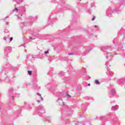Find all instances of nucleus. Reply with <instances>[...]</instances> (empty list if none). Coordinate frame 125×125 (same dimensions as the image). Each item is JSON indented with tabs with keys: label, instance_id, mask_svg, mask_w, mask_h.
Wrapping results in <instances>:
<instances>
[{
	"label": "nucleus",
	"instance_id": "obj_1",
	"mask_svg": "<svg viewBox=\"0 0 125 125\" xmlns=\"http://www.w3.org/2000/svg\"><path fill=\"white\" fill-rule=\"evenodd\" d=\"M100 49L102 51H103L104 54L107 61L105 62V65L106 68L108 69L109 67H111V64L109 61H111L112 60V58H113V54L112 53V49L109 48L107 46H102L100 47Z\"/></svg>",
	"mask_w": 125,
	"mask_h": 125
},
{
	"label": "nucleus",
	"instance_id": "obj_2",
	"mask_svg": "<svg viewBox=\"0 0 125 125\" xmlns=\"http://www.w3.org/2000/svg\"><path fill=\"white\" fill-rule=\"evenodd\" d=\"M112 13H117V14L122 13V10L120 9V7L118 6H116L113 11L110 7H108L106 11V16L108 17H111Z\"/></svg>",
	"mask_w": 125,
	"mask_h": 125
},
{
	"label": "nucleus",
	"instance_id": "obj_3",
	"mask_svg": "<svg viewBox=\"0 0 125 125\" xmlns=\"http://www.w3.org/2000/svg\"><path fill=\"white\" fill-rule=\"evenodd\" d=\"M38 19V16H35L34 18H33L32 16L28 17L26 19V21L25 22H23L20 24V26L21 27H23V26H27L29 25H32V23L34 22V21L35 20H37Z\"/></svg>",
	"mask_w": 125,
	"mask_h": 125
},
{
	"label": "nucleus",
	"instance_id": "obj_4",
	"mask_svg": "<svg viewBox=\"0 0 125 125\" xmlns=\"http://www.w3.org/2000/svg\"><path fill=\"white\" fill-rule=\"evenodd\" d=\"M36 112L39 116L42 117V114H44L45 113L44 107L42 105H40L37 107Z\"/></svg>",
	"mask_w": 125,
	"mask_h": 125
},
{
	"label": "nucleus",
	"instance_id": "obj_5",
	"mask_svg": "<svg viewBox=\"0 0 125 125\" xmlns=\"http://www.w3.org/2000/svg\"><path fill=\"white\" fill-rule=\"evenodd\" d=\"M7 73H8V70H7V69H3V70L0 71V77H5L6 80L8 82L9 81V79H8L7 76H6Z\"/></svg>",
	"mask_w": 125,
	"mask_h": 125
},
{
	"label": "nucleus",
	"instance_id": "obj_6",
	"mask_svg": "<svg viewBox=\"0 0 125 125\" xmlns=\"http://www.w3.org/2000/svg\"><path fill=\"white\" fill-rule=\"evenodd\" d=\"M4 50L5 52V55L6 56H7V54L8 53H11V51H12V50L11 49V47L10 46H6L4 48Z\"/></svg>",
	"mask_w": 125,
	"mask_h": 125
},
{
	"label": "nucleus",
	"instance_id": "obj_7",
	"mask_svg": "<svg viewBox=\"0 0 125 125\" xmlns=\"http://www.w3.org/2000/svg\"><path fill=\"white\" fill-rule=\"evenodd\" d=\"M37 82H38V79H37V75L35 74L33 77L32 83H33L34 86H35V87H37L38 86V85L37 84Z\"/></svg>",
	"mask_w": 125,
	"mask_h": 125
},
{
	"label": "nucleus",
	"instance_id": "obj_8",
	"mask_svg": "<svg viewBox=\"0 0 125 125\" xmlns=\"http://www.w3.org/2000/svg\"><path fill=\"white\" fill-rule=\"evenodd\" d=\"M109 96L110 97H114V95L116 94V90L114 89H112L110 91L108 92Z\"/></svg>",
	"mask_w": 125,
	"mask_h": 125
},
{
	"label": "nucleus",
	"instance_id": "obj_9",
	"mask_svg": "<svg viewBox=\"0 0 125 125\" xmlns=\"http://www.w3.org/2000/svg\"><path fill=\"white\" fill-rule=\"evenodd\" d=\"M119 109V105H115L114 106H112L111 107V111H117V110Z\"/></svg>",
	"mask_w": 125,
	"mask_h": 125
},
{
	"label": "nucleus",
	"instance_id": "obj_10",
	"mask_svg": "<svg viewBox=\"0 0 125 125\" xmlns=\"http://www.w3.org/2000/svg\"><path fill=\"white\" fill-rule=\"evenodd\" d=\"M25 12H26V8L25 7L20 8L19 13H24Z\"/></svg>",
	"mask_w": 125,
	"mask_h": 125
},
{
	"label": "nucleus",
	"instance_id": "obj_11",
	"mask_svg": "<svg viewBox=\"0 0 125 125\" xmlns=\"http://www.w3.org/2000/svg\"><path fill=\"white\" fill-rule=\"evenodd\" d=\"M83 106V109H82V113L83 114L84 113V112H85V111H86V107L87 106V105H84V104H83L82 105Z\"/></svg>",
	"mask_w": 125,
	"mask_h": 125
},
{
	"label": "nucleus",
	"instance_id": "obj_12",
	"mask_svg": "<svg viewBox=\"0 0 125 125\" xmlns=\"http://www.w3.org/2000/svg\"><path fill=\"white\" fill-rule=\"evenodd\" d=\"M19 10H20V8L15 7L14 9H13L11 11V12L12 13H14V12H17L18 13H19Z\"/></svg>",
	"mask_w": 125,
	"mask_h": 125
},
{
	"label": "nucleus",
	"instance_id": "obj_13",
	"mask_svg": "<svg viewBox=\"0 0 125 125\" xmlns=\"http://www.w3.org/2000/svg\"><path fill=\"white\" fill-rule=\"evenodd\" d=\"M14 90L12 88H9L8 89V95H9V96H10V94H12L13 93Z\"/></svg>",
	"mask_w": 125,
	"mask_h": 125
},
{
	"label": "nucleus",
	"instance_id": "obj_14",
	"mask_svg": "<svg viewBox=\"0 0 125 125\" xmlns=\"http://www.w3.org/2000/svg\"><path fill=\"white\" fill-rule=\"evenodd\" d=\"M13 1H16L17 3V4H20V3H21V2H23L24 0H12Z\"/></svg>",
	"mask_w": 125,
	"mask_h": 125
},
{
	"label": "nucleus",
	"instance_id": "obj_15",
	"mask_svg": "<svg viewBox=\"0 0 125 125\" xmlns=\"http://www.w3.org/2000/svg\"><path fill=\"white\" fill-rule=\"evenodd\" d=\"M107 120V117L106 116H102L100 119V121H102L104 122V121H106Z\"/></svg>",
	"mask_w": 125,
	"mask_h": 125
},
{
	"label": "nucleus",
	"instance_id": "obj_16",
	"mask_svg": "<svg viewBox=\"0 0 125 125\" xmlns=\"http://www.w3.org/2000/svg\"><path fill=\"white\" fill-rule=\"evenodd\" d=\"M118 83H122L124 84V83H125V79H120L119 80Z\"/></svg>",
	"mask_w": 125,
	"mask_h": 125
},
{
	"label": "nucleus",
	"instance_id": "obj_17",
	"mask_svg": "<svg viewBox=\"0 0 125 125\" xmlns=\"http://www.w3.org/2000/svg\"><path fill=\"white\" fill-rule=\"evenodd\" d=\"M44 119L45 120H46L48 122H50V117H46V116H44Z\"/></svg>",
	"mask_w": 125,
	"mask_h": 125
},
{
	"label": "nucleus",
	"instance_id": "obj_18",
	"mask_svg": "<svg viewBox=\"0 0 125 125\" xmlns=\"http://www.w3.org/2000/svg\"><path fill=\"white\" fill-rule=\"evenodd\" d=\"M92 49V48L91 47H88L86 49V52H89V51H90V50H91Z\"/></svg>",
	"mask_w": 125,
	"mask_h": 125
},
{
	"label": "nucleus",
	"instance_id": "obj_19",
	"mask_svg": "<svg viewBox=\"0 0 125 125\" xmlns=\"http://www.w3.org/2000/svg\"><path fill=\"white\" fill-rule=\"evenodd\" d=\"M125 1L124 0H120V4H121V5H125Z\"/></svg>",
	"mask_w": 125,
	"mask_h": 125
},
{
	"label": "nucleus",
	"instance_id": "obj_20",
	"mask_svg": "<svg viewBox=\"0 0 125 125\" xmlns=\"http://www.w3.org/2000/svg\"><path fill=\"white\" fill-rule=\"evenodd\" d=\"M64 97H66V98H69L71 97V96L70 95L68 94V93L66 92L64 96Z\"/></svg>",
	"mask_w": 125,
	"mask_h": 125
},
{
	"label": "nucleus",
	"instance_id": "obj_21",
	"mask_svg": "<svg viewBox=\"0 0 125 125\" xmlns=\"http://www.w3.org/2000/svg\"><path fill=\"white\" fill-rule=\"evenodd\" d=\"M31 58H34V56H31V55H30V54H28L27 55V59H29V58H31Z\"/></svg>",
	"mask_w": 125,
	"mask_h": 125
},
{
	"label": "nucleus",
	"instance_id": "obj_22",
	"mask_svg": "<svg viewBox=\"0 0 125 125\" xmlns=\"http://www.w3.org/2000/svg\"><path fill=\"white\" fill-rule=\"evenodd\" d=\"M0 111H1V112H3L4 111V107L0 106Z\"/></svg>",
	"mask_w": 125,
	"mask_h": 125
},
{
	"label": "nucleus",
	"instance_id": "obj_23",
	"mask_svg": "<svg viewBox=\"0 0 125 125\" xmlns=\"http://www.w3.org/2000/svg\"><path fill=\"white\" fill-rule=\"evenodd\" d=\"M95 83L96 84H100V82H99V81L96 80L95 81Z\"/></svg>",
	"mask_w": 125,
	"mask_h": 125
},
{
	"label": "nucleus",
	"instance_id": "obj_24",
	"mask_svg": "<svg viewBox=\"0 0 125 125\" xmlns=\"http://www.w3.org/2000/svg\"><path fill=\"white\" fill-rule=\"evenodd\" d=\"M64 72H61L59 73V76H60V77H62V76H64Z\"/></svg>",
	"mask_w": 125,
	"mask_h": 125
},
{
	"label": "nucleus",
	"instance_id": "obj_25",
	"mask_svg": "<svg viewBox=\"0 0 125 125\" xmlns=\"http://www.w3.org/2000/svg\"><path fill=\"white\" fill-rule=\"evenodd\" d=\"M10 99H12V100H14V97L13 96V95L12 96H10L9 97Z\"/></svg>",
	"mask_w": 125,
	"mask_h": 125
},
{
	"label": "nucleus",
	"instance_id": "obj_26",
	"mask_svg": "<svg viewBox=\"0 0 125 125\" xmlns=\"http://www.w3.org/2000/svg\"><path fill=\"white\" fill-rule=\"evenodd\" d=\"M108 73H109V76H112L114 74V73L112 71H109Z\"/></svg>",
	"mask_w": 125,
	"mask_h": 125
},
{
	"label": "nucleus",
	"instance_id": "obj_27",
	"mask_svg": "<svg viewBox=\"0 0 125 125\" xmlns=\"http://www.w3.org/2000/svg\"><path fill=\"white\" fill-rule=\"evenodd\" d=\"M91 7H95V3H92L91 4Z\"/></svg>",
	"mask_w": 125,
	"mask_h": 125
},
{
	"label": "nucleus",
	"instance_id": "obj_28",
	"mask_svg": "<svg viewBox=\"0 0 125 125\" xmlns=\"http://www.w3.org/2000/svg\"><path fill=\"white\" fill-rule=\"evenodd\" d=\"M28 74L29 75V76H31V75H32V71L28 70Z\"/></svg>",
	"mask_w": 125,
	"mask_h": 125
},
{
	"label": "nucleus",
	"instance_id": "obj_29",
	"mask_svg": "<svg viewBox=\"0 0 125 125\" xmlns=\"http://www.w3.org/2000/svg\"><path fill=\"white\" fill-rule=\"evenodd\" d=\"M12 70H13L14 71H15V70H16V69H17L16 67H11Z\"/></svg>",
	"mask_w": 125,
	"mask_h": 125
},
{
	"label": "nucleus",
	"instance_id": "obj_30",
	"mask_svg": "<svg viewBox=\"0 0 125 125\" xmlns=\"http://www.w3.org/2000/svg\"><path fill=\"white\" fill-rule=\"evenodd\" d=\"M49 51V50H48L47 51H45V52H44V54H48Z\"/></svg>",
	"mask_w": 125,
	"mask_h": 125
},
{
	"label": "nucleus",
	"instance_id": "obj_31",
	"mask_svg": "<svg viewBox=\"0 0 125 125\" xmlns=\"http://www.w3.org/2000/svg\"><path fill=\"white\" fill-rule=\"evenodd\" d=\"M7 18H8V16H7L6 18H4V19H2V20L3 21H6V19H7Z\"/></svg>",
	"mask_w": 125,
	"mask_h": 125
},
{
	"label": "nucleus",
	"instance_id": "obj_32",
	"mask_svg": "<svg viewBox=\"0 0 125 125\" xmlns=\"http://www.w3.org/2000/svg\"><path fill=\"white\" fill-rule=\"evenodd\" d=\"M87 12H88V13H89V14H91V11L90 10H88Z\"/></svg>",
	"mask_w": 125,
	"mask_h": 125
},
{
	"label": "nucleus",
	"instance_id": "obj_33",
	"mask_svg": "<svg viewBox=\"0 0 125 125\" xmlns=\"http://www.w3.org/2000/svg\"><path fill=\"white\" fill-rule=\"evenodd\" d=\"M7 39H8V38L5 37H4L3 40H4V41H5V42H7Z\"/></svg>",
	"mask_w": 125,
	"mask_h": 125
},
{
	"label": "nucleus",
	"instance_id": "obj_34",
	"mask_svg": "<svg viewBox=\"0 0 125 125\" xmlns=\"http://www.w3.org/2000/svg\"><path fill=\"white\" fill-rule=\"evenodd\" d=\"M18 113H19V114H21V109H20L18 111Z\"/></svg>",
	"mask_w": 125,
	"mask_h": 125
},
{
	"label": "nucleus",
	"instance_id": "obj_35",
	"mask_svg": "<svg viewBox=\"0 0 125 125\" xmlns=\"http://www.w3.org/2000/svg\"><path fill=\"white\" fill-rule=\"evenodd\" d=\"M13 38H12V37H11V38H10V39H9V41H10V42L12 41H13Z\"/></svg>",
	"mask_w": 125,
	"mask_h": 125
},
{
	"label": "nucleus",
	"instance_id": "obj_36",
	"mask_svg": "<svg viewBox=\"0 0 125 125\" xmlns=\"http://www.w3.org/2000/svg\"><path fill=\"white\" fill-rule=\"evenodd\" d=\"M6 25L7 26H8V25H9V22H8V21H6Z\"/></svg>",
	"mask_w": 125,
	"mask_h": 125
},
{
	"label": "nucleus",
	"instance_id": "obj_37",
	"mask_svg": "<svg viewBox=\"0 0 125 125\" xmlns=\"http://www.w3.org/2000/svg\"><path fill=\"white\" fill-rule=\"evenodd\" d=\"M94 20H95V17L94 16L92 19V21H94Z\"/></svg>",
	"mask_w": 125,
	"mask_h": 125
},
{
	"label": "nucleus",
	"instance_id": "obj_38",
	"mask_svg": "<svg viewBox=\"0 0 125 125\" xmlns=\"http://www.w3.org/2000/svg\"><path fill=\"white\" fill-rule=\"evenodd\" d=\"M83 56L86 55V53L85 52H84L83 54Z\"/></svg>",
	"mask_w": 125,
	"mask_h": 125
},
{
	"label": "nucleus",
	"instance_id": "obj_39",
	"mask_svg": "<svg viewBox=\"0 0 125 125\" xmlns=\"http://www.w3.org/2000/svg\"><path fill=\"white\" fill-rule=\"evenodd\" d=\"M30 109H32V106H31L30 105H28V110H30Z\"/></svg>",
	"mask_w": 125,
	"mask_h": 125
},
{
	"label": "nucleus",
	"instance_id": "obj_40",
	"mask_svg": "<svg viewBox=\"0 0 125 125\" xmlns=\"http://www.w3.org/2000/svg\"><path fill=\"white\" fill-rule=\"evenodd\" d=\"M48 23L49 25H53V22H49V21H48Z\"/></svg>",
	"mask_w": 125,
	"mask_h": 125
},
{
	"label": "nucleus",
	"instance_id": "obj_41",
	"mask_svg": "<svg viewBox=\"0 0 125 125\" xmlns=\"http://www.w3.org/2000/svg\"><path fill=\"white\" fill-rule=\"evenodd\" d=\"M73 54H74V53H68V55H73Z\"/></svg>",
	"mask_w": 125,
	"mask_h": 125
},
{
	"label": "nucleus",
	"instance_id": "obj_42",
	"mask_svg": "<svg viewBox=\"0 0 125 125\" xmlns=\"http://www.w3.org/2000/svg\"><path fill=\"white\" fill-rule=\"evenodd\" d=\"M27 86V84H24V85H23V87H26Z\"/></svg>",
	"mask_w": 125,
	"mask_h": 125
},
{
	"label": "nucleus",
	"instance_id": "obj_43",
	"mask_svg": "<svg viewBox=\"0 0 125 125\" xmlns=\"http://www.w3.org/2000/svg\"><path fill=\"white\" fill-rule=\"evenodd\" d=\"M40 97L41 100H42H42H43V99L42 98V96H41Z\"/></svg>",
	"mask_w": 125,
	"mask_h": 125
},
{
	"label": "nucleus",
	"instance_id": "obj_44",
	"mask_svg": "<svg viewBox=\"0 0 125 125\" xmlns=\"http://www.w3.org/2000/svg\"><path fill=\"white\" fill-rule=\"evenodd\" d=\"M29 40H35V38H33V37H30Z\"/></svg>",
	"mask_w": 125,
	"mask_h": 125
},
{
	"label": "nucleus",
	"instance_id": "obj_45",
	"mask_svg": "<svg viewBox=\"0 0 125 125\" xmlns=\"http://www.w3.org/2000/svg\"><path fill=\"white\" fill-rule=\"evenodd\" d=\"M37 95H39L40 97L42 96V95L40 94L39 93H37Z\"/></svg>",
	"mask_w": 125,
	"mask_h": 125
},
{
	"label": "nucleus",
	"instance_id": "obj_46",
	"mask_svg": "<svg viewBox=\"0 0 125 125\" xmlns=\"http://www.w3.org/2000/svg\"><path fill=\"white\" fill-rule=\"evenodd\" d=\"M83 72L85 73V68H83Z\"/></svg>",
	"mask_w": 125,
	"mask_h": 125
},
{
	"label": "nucleus",
	"instance_id": "obj_47",
	"mask_svg": "<svg viewBox=\"0 0 125 125\" xmlns=\"http://www.w3.org/2000/svg\"><path fill=\"white\" fill-rule=\"evenodd\" d=\"M16 96H17V97H18V96H19V94L16 93Z\"/></svg>",
	"mask_w": 125,
	"mask_h": 125
},
{
	"label": "nucleus",
	"instance_id": "obj_48",
	"mask_svg": "<svg viewBox=\"0 0 125 125\" xmlns=\"http://www.w3.org/2000/svg\"><path fill=\"white\" fill-rule=\"evenodd\" d=\"M37 101L38 103H40V102H41V101H40V100H37Z\"/></svg>",
	"mask_w": 125,
	"mask_h": 125
},
{
	"label": "nucleus",
	"instance_id": "obj_49",
	"mask_svg": "<svg viewBox=\"0 0 125 125\" xmlns=\"http://www.w3.org/2000/svg\"><path fill=\"white\" fill-rule=\"evenodd\" d=\"M87 85L88 86H90V83H88Z\"/></svg>",
	"mask_w": 125,
	"mask_h": 125
},
{
	"label": "nucleus",
	"instance_id": "obj_50",
	"mask_svg": "<svg viewBox=\"0 0 125 125\" xmlns=\"http://www.w3.org/2000/svg\"><path fill=\"white\" fill-rule=\"evenodd\" d=\"M94 28H97V25H95V26H94Z\"/></svg>",
	"mask_w": 125,
	"mask_h": 125
},
{
	"label": "nucleus",
	"instance_id": "obj_51",
	"mask_svg": "<svg viewBox=\"0 0 125 125\" xmlns=\"http://www.w3.org/2000/svg\"><path fill=\"white\" fill-rule=\"evenodd\" d=\"M23 42H24V43H25V42H25V38H23Z\"/></svg>",
	"mask_w": 125,
	"mask_h": 125
},
{
	"label": "nucleus",
	"instance_id": "obj_52",
	"mask_svg": "<svg viewBox=\"0 0 125 125\" xmlns=\"http://www.w3.org/2000/svg\"><path fill=\"white\" fill-rule=\"evenodd\" d=\"M89 99V97H86V99Z\"/></svg>",
	"mask_w": 125,
	"mask_h": 125
},
{
	"label": "nucleus",
	"instance_id": "obj_53",
	"mask_svg": "<svg viewBox=\"0 0 125 125\" xmlns=\"http://www.w3.org/2000/svg\"><path fill=\"white\" fill-rule=\"evenodd\" d=\"M108 116H109V117H111V114H109L108 115Z\"/></svg>",
	"mask_w": 125,
	"mask_h": 125
},
{
	"label": "nucleus",
	"instance_id": "obj_54",
	"mask_svg": "<svg viewBox=\"0 0 125 125\" xmlns=\"http://www.w3.org/2000/svg\"><path fill=\"white\" fill-rule=\"evenodd\" d=\"M67 60V58H65L63 60Z\"/></svg>",
	"mask_w": 125,
	"mask_h": 125
},
{
	"label": "nucleus",
	"instance_id": "obj_55",
	"mask_svg": "<svg viewBox=\"0 0 125 125\" xmlns=\"http://www.w3.org/2000/svg\"><path fill=\"white\" fill-rule=\"evenodd\" d=\"M62 104H63V105H65V103L63 102H62Z\"/></svg>",
	"mask_w": 125,
	"mask_h": 125
},
{
	"label": "nucleus",
	"instance_id": "obj_56",
	"mask_svg": "<svg viewBox=\"0 0 125 125\" xmlns=\"http://www.w3.org/2000/svg\"><path fill=\"white\" fill-rule=\"evenodd\" d=\"M66 107H67V108H68L69 109V106H66Z\"/></svg>",
	"mask_w": 125,
	"mask_h": 125
},
{
	"label": "nucleus",
	"instance_id": "obj_57",
	"mask_svg": "<svg viewBox=\"0 0 125 125\" xmlns=\"http://www.w3.org/2000/svg\"><path fill=\"white\" fill-rule=\"evenodd\" d=\"M54 20H55L56 19V18H54L53 19Z\"/></svg>",
	"mask_w": 125,
	"mask_h": 125
},
{
	"label": "nucleus",
	"instance_id": "obj_58",
	"mask_svg": "<svg viewBox=\"0 0 125 125\" xmlns=\"http://www.w3.org/2000/svg\"><path fill=\"white\" fill-rule=\"evenodd\" d=\"M51 17H52L51 16H50L49 19L51 18Z\"/></svg>",
	"mask_w": 125,
	"mask_h": 125
},
{
	"label": "nucleus",
	"instance_id": "obj_59",
	"mask_svg": "<svg viewBox=\"0 0 125 125\" xmlns=\"http://www.w3.org/2000/svg\"><path fill=\"white\" fill-rule=\"evenodd\" d=\"M18 17H20V15H19V16H18Z\"/></svg>",
	"mask_w": 125,
	"mask_h": 125
},
{
	"label": "nucleus",
	"instance_id": "obj_60",
	"mask_svg": "<svg viewBox=\"0 0 125 125\" xmlns=\"http://www.w3.org/2000/svg\"><path fill=\"white\" fill-rule=\"evenodd\" d=\"M0 82H1V80L0 79Z\"/></svg>",
	"mask_w": 125,
	"mask_h": 125
},
{
	"label": "nucleus",
	"instance_id": "obj_61",
	"mask_svg": "<svg viewBox=\"0 0 125 125\" xmlns=\"http://www.w3.org/2000/svg\"><path fill=\"white\" fill-rule=\"evenodd\" d=\"M125 37H123V39H125Z\"/></svg>",
	"mask_w": 125,
	"mask_h": 125
},
{
	"label": "nucleus",
	"instance_id": "obj_62",
	"mask_svg": "<svg viewBox=\"0 0 125 125\" xmlns=\"http://www.w3.org/2000/svg\"><path fill=\"white\" fill-rule=\"evenodd\" d=\"M51 2H53V1L52 0V1H51Z\"/></svg>",
	"mask_w": 125,
	"mask_h": 125
},
{
	"label": "nucleus",
	"instance_id": "obj_63",
	"mask_svg": "<svg viewBox=\"0 0 125 125\" xmlns=\"http://www.w3.org/2000/svg\"><path fill=\"white\" fill-rule=\"evenodd\" d=\"M21 16H22V14H21Z\"/></svg>",
	"mask_w": 125,
	"mask_h": 125
},
{
	"label": "nucleus",
	"instance_id": "obj_64",
	"mask_svg": "<svg viewBox=\"0 0 125 125\" xmlns=\"http://www.w3.org/2000/svg\"><path fill=\"white\" fill-rule=\"evenodd\" d=\"M110 103H111V104H112V102Z\"/></svg>",
	"mask_w": 125,
	"mask_h": 125
}]
</instances>
